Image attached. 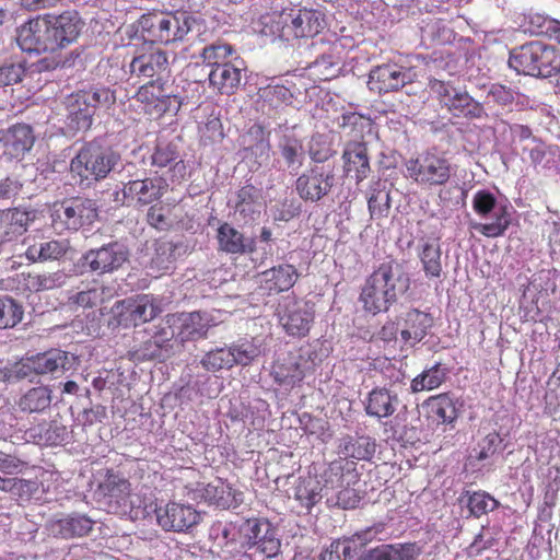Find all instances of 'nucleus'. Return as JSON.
Here are the masks:
<instances>
[{"label":"nucleus","instance_id":"f257e3e1","mask_svg":"<svg viewBox=\"0 0 560 560\" xmlns=\"http://www.w3.org/2000/svg\"><path fill=\"white\" fill-rule=\"evenodd\" d=\"M120 162L119 153L100 141L83 143L70 161V171L81 182H100L106 178Z\"/></svg>","mask_w":560,"mask_h":560},{"label":"nucleus","instance_id":"f03ea898","mask_svg":"<svg viewBox=\"0 0 560 560\" xmlns=\"http://www.w3.org/2000/svg\"><path fill=\"white\" fill-rule=\"evenodd\" d=\"M140 26L153 42H182L189 33L199 32L201 23L186 11L149 13L141 16Z\"/></svg>","mask_w":560,"mask_h":560},{"label":"nucleus","instance_id":"7ed1b4c3","mask_svg":"<svg viewBox=\"0 0 560 560\" xmlns=\"http://www.w3.org/2000/svg\"><path fill=\"white\" fill-rule=\"evenodd\" d=\"M509 66L517 73L549 78L560 69V55L541 42H530L511 51Z\"/></svg>","mask_w":560,"mask_h":560},{"label":"nucleus","instance_id":"20e7f679","mask_svg":"<svg viewBox=\"0 0 560 560\" xmlns=\"http://www.w3.org/2000/svg\"><path fill=\"white\" fill-rule=\"evenodd\" d=\"M97 218V201L92 198L77 196L55 205L51 222L56 231L77 232L85 226H91Z\"/></svg>","mask_w":560,"mask_h":560},{"label":"nucleus","instance_id":"39448f33","mask_svg":"<svg viewBox=\"0 0 560 560\" xmlns=\"http://www.w3.org/2000/svg\"><path fill=\"white\" fill-rule=\"evenodd\" d=\"M272 23L279 36L289 40L292 38L313 37L325 26L322 12L313 9H290L275 14Z\"/></svg>","mask_w":560,"mask_h":560},{"label":"nucleus","instance_id":"423d86ee","mask_svg":"<svg viewBox=\"0 0 560 560\" xmlns=\"http://www.w3.org/2000/svg\"><path fill=\"white\" fill-rule=\"evenodd\" d=\"M238 544L250 555L259 552L273 558L280 552L281 541L277 530L267 521L246 520L238 526Z\"/></svg>","mask_w":560,"mask_h":560},{"label":"nucleus","instance_id":"0eeeda50","mask_svg":"<svg viewBox=\"0 0 560 560\" xmlns=\"http://www.w3.org/2000/svg\"><path fill=\"white\" fill-rule=\"evenodd\" d=\"M129 258L128 248L119 242H110L98 248L86 250L78 260L80 273L90 272L96 276L113 273L124 266Z\"/></svg>","mask_w":560,"mask_h":560},{"label":"nucleus","instance_id":"6e6552de","mask_svg":"<svg viewBox=\"0 0 560 560\" xmlns=\"http://www.w3.org/2000/svg\"><path fill=\"white\" fill-rule=\"evenodd\" d=\"M314 313L313 303L293 295L282 296L276 308L280 325L293 337H304L308 334Z\"/></svg>","mask_w":560,"mask_h":560},{"label":"nucleus","instance_id":"1a4fd4ad","mask_svg":"<svg viewBox=\"0 0 560 560\" xmlns=\"http://www.w3.org/2000/svg\"><path fill=\"white\" fill-rule=\"evenodd\" d=\"M345 467L342 462H332L322 475L324 483L316 478L307 477L300 480L295 488V498L305 506L315 505L323 498L327 499L328 491L336 490L343 485Z\"/></svg>","mask_w":560,"mask_h":560},{"label":"nucleus","instance_id":"9d476101","mask_svg":"<svg viewBox=\"0 0 560 560\" xmlns=\"http://www.w3.org/2000/svg\"><path fill=\"white\" fill-rule=\"evenodd\" d=\"M409 176L418 184L428 186L445 185L452 174L450 161L440 154L425 152L406 164Z\"/></svg>","mask_w":560,"mask_h":560},{"label":"nucleus","instance_id":"9b49d317","mask_svg":"<svg viewBox=\"0 0 560 560\" xmlns=\"http://www.w3.org/2000/svg\"><path fill=\"white\" fill-rule=\"evenodd\" d=\"M430 88L438 95L441 105L455 117L480 118L485 114L483 106L479 102L450 82L433 80L430 82Z\"/></svg>","mask_w":560,"mask_h":560},{"label":"nucleus","instance_id":"f8f14e48","mask_svg":"<svg viewBox=\"0 0 560 560\" xmlns=\"http://www.w3.org/2000/svg\"><path fill=\"white\" fill-rule=\"evenodd\" d=\"M176 331V340L184 346L188 341L206 339L211 327L219 324L220 318L213 312L195 311L174 314L167 320Z\"/></svg>","mask_w":560,"mask_h":560},{"label":"nucleus","instance_id":"ddd939ff","mask_svg":"<svg viewBox=\"0 0 560 560\" xmlns=\"http://www.w3.org/2000/svg\"><path fill=\"white\" fill-rule=\"evenodd\" d=\"M474 210L482 217L493 211L494 221L491 223H476L474 229L487 237H498L504 234L511 223L508 207H497V199L488 190H479L472 198Z\"/></svg>","mask_w":560,"mask_h":560},{"label":"nucleus","instance_id":"4468645a","mask_svg":"<svg viewBox=\"0 0 560 560\" xmlns=\"http://www.w3.org/2000/svg\"><path fill=\"white\" fill-rule=\"evenodd\" d=\"M15 40L18 46L26 52H55L46 14L21 24L16 28Z\"/></svg>","mask_w":560,"mask_h":560},{"label":"nucleus","instance_id":"2eb2a0df","mask_svg":"<svg viewBox=\"0 0 560 560\" xmlns=\"http://www.w3.org/2000/svg\"><path fill=\"white\" fill-rule=\"evenodd\" d=\"M161 312L156 298L151 294L117 301L112 307L114 315L122 317L119 323L129 322L133 326L151 322ZM125 325L127 326V323Z\"/></svg>","mask_w":560,"mask_h":560},{"label":"nucleus","instance_id":"dca6fc26","mask_svg":"<svg viewBox=\"0 0 560 560\" xmlns=\"http://www.w3.org/2000/svg\"><path fill=\"white\" fill-rule=\"evenodd\" d=\"M334 185L331 168L313 166L296 178L295 190L302 200L317 202L330 192Z\"/></svg>","mask_w":560,"mask_h":560},{"label":"nucleus","instance_id":"f3484780","mask_svg":"<svg viewBox=\"0 0 560 560\" xmlns=\"http://www.w3.org/2000/svg\"><path fill=\"white\" fill-rule=\"evenodd\" d=\"M46 16L55 52L74 43L84 27V22L74 10Z\"/></svg>","mask_w":560,"mask_h":560},{"label":"nucleus","instance_id":"a211bd4d","mask_svg":"<svg viewBox=\"0 0 560 560\" xmlns=\"http://www.w3.org/2000/svg\"><path fill=\"white\" fill-rule=\"evenodd\" d=\"M410 82L411 73L408 69L396 63H384L371 69L368 84L371 91L382 94L398 91Z\"/></svg>","mask_w":560,"mask_h":560},{"label":"nucleus","instance_id":"6ab92c4d","mask_svg":"<svg viewBox=\"0 0 560 560\" xmlns=\"http://www.w3.org/2000/svg\"><path fill=\"white\" fill-rule=\"evenodd\" d=\"M35 133L27 124H15L0 130V149L10 159H22L35 143Z\"/></svg>","mask_w":560,"mask_h":560},{"label":"nucleus","instance_id":"aec40b11","mask_svg":"<svg viewBox=\"0 0 560 560\" xmlns=\"http://www.w3.org/2000/svg\"><path fill=\"white\" fill-rule=\"evenodd\" d=\"M158 524L165 530L185 532L200 522V514L189 505L171 503L155 510Z\"/></svg>","mask_w":560,"mask_h":560},{"label":"nucleus","instance_id":"412c9836","mask_svg":"<svg viewBox=\"0 0 560 560\" xmlns=\"http://www.w3.org/2000/svg\"><path fill=\"white\" fill-rule=\"evenodd\" d=\"M397 323L401 340L406 345L415 346L428 335L433 326V318L425 312L411 308L397 316Z\"/></svg>","mask_w":560,"mask_h":560},{"label":"nucleus","instance_id":"4be33fe9","mask_svg":"<svg viewBox=\"0 0 560 560\" xmlns=\"http://www.w3.org/2000/svg\"><path fill=\"white\" fill-rule=\"evenodd\" d=\"M372 276L397 299L409 290L410 277L405 266L397 260L383 261Z\"/></svg>","mask_w":560,"mask_h":560},{"label":"nucleus","instance_id":"5701e85b","mask_svg":"<svg viewBox=\"0 0 560 560\" xmlns=\"http://www.w3.org/2000/svg\"><path fill=\"white\" fill-rule=\"evenodd\" d=\"M229 205L234 209L236 221L252 223L260 214V192L253 185L243 186L229 199Z\"/></svg>","mask_w":560,"mask_h":560},{"label":"nucleus","instance_id":"b1692460","mask_svg":"<svg viewBox=\"0 0 560 560\" xmlns=\"http://www.w3.org/2000/svg\"><path fill=\"white\" fill-rule=\"evenodd\" d=\"M78 358L67 351L51 349L32 357V369L37 375H59L74 368Z\"/></svg>","mask_w":560,"mask_h":560},{"label":"nucleus","instance_id":"393cba45","mask_svg":"<svg viewBox=\"0 0 560 560\" xmlns=\"http://www.w3.org/2000/svg\"><path fill=\"white\" fill-rule=\"evenodd\" d=\"M36 219L35 210H21L18 208L0 210V244L10 242L28 229Z\"/></svg>","mask_w":560,"mask_h":560},{"label":"nucleus","instance_id":"a878e982","mask_svg":"<svg viewBox=\"0 0 560 560\" xmlns=\"http://www.w3.org/2000/svg\"><path fill=\"white\" fill-rule=\"evenodd\" d=\"M243 68L234 62L214 66L208 73L209 84L220 94L233 95L242 84Z\"/></svg>","mask_w":560,"mask_h":560},{"label":"nucleus","instance_id":"bb28decb","mask_svg":"<svg viewBox=\"0 0 560 560\" xmlns=\"http://www.w3.org/2000/svg\"><path fill=\"white\" fill-rule=\"evenodd\" d=\"M244 158L253 160L256 168L266 165L270 160V143L262 127L254 125L242 137Z\"/></svg>","mask_w":560,"mask_h":560},{"label":"nucleus","instance_id":"cd10ccee","mask_svg":"<svg viewBox=\"0 0 560 560\" xmlns=\"http://www.w3.org/2000/svg\"><path fill=\"white\" fill-rule=\"evenodd\" d=\"M397 300L372 275L366 279L360 294L364 310L373 314L386 312Z\"/></svg>","mask_w":560,"mask_h":560},{"label":"nucleus","instance_id":"c85d7f7f","mask_svg":"<svg viewBox=\"0 0 560 560\" xmlns=\"http://www.w3.org/2000/svg\"><path fill=\"white\" fill-rule=\"evenodd\" d=\"M384 525L376 524L361 532L355 533L349 538L337 540L331 544L332 552L337 553L341 560H353L361 549L377 535L383 533Z\"/></svg>","mask_w":560,"mask_h":560},{"label":"nucleus","instance_id":"c756f323","mask_svg":"<svg viewBox=\"0 0 560 560\" xmlns=\"http://www.w3.org/2000/svg\"><path fill=\"white\" fill-rule=\"evenodd\" d=\"M401 405V400L395 390L386 387L374 388L368 395L365 412L377 419L388 418L394 415Z\"/></svg>","mask_w":560,"mask_h":560},{"label":"nucleus","instance_id":"7c9ffc66","mask_svg":"<svg viewBox=\"0 0 560 560\" xmlns=\"http://www.w3.org/2000/svg\"><path fill=\"white\" fill-rule=\"evenodd\" d=\"M342 160L345 173H354L357 182H361L368 177L370 173V161L365 142H347L342 152Z\"/></svg>","mask_w":560,"mask_h":560},{"label":"nucleus","instance_id":"2f4dec72","mask_svg":"<svg viewBox=\"0 0 560 560\" xmlns=\"http://www.w3.org/2000/svg\"><path fill=\"white\" fill-rule=\"evenodd\" d=\"M277 150L289 173L296 175L305 159L302 140L287 128L278 141Z\"/></svg>","mask_w":560,"mask_h":560},{"label":"nucleus","instance_id":"473e14b6","mask_svg":"<svg viewBox=\"0 0 560 560\" xmlns=\"http://www.w3.org/2000/svg\"><path fill=\"white\" fill-rule=\"evenodd\" d=\"M164 186L160 178H144L128 182L122 189L125 198L141 206L150 205L162 197Z\"/></svg>","mask_w":560,"mask_h":560},{"label":"nucleus","instance_id":"72a5a7b5","mask_svg":"<svg viewBox=\"0 0 560 560\" xmlns=\"http://www.w3.org/2000/svg\"><path fill=\"white\" fill-rule=\"evenodd\" d=\"M63 104L72 129L88 130L91 127L94 115L82 91L68 95Z\"/></svg>","mask_w":560,"mask_h":560},{"label":"nucleus","instance_id":"f704fd0d","mask_svg":"<svg viewBox=\"0 0 560 560\" xmlns=\"http://www.w3.org/2000/svg\"><path fill=\"white\" fill-rule=\"evenodd\" d=\"M219 249L228 254L253 253L255 249V240L246 237L229 223H223L217 232Z\"/></svg>","mask_w":560,"mask_h":560},{"label":"nucleus","instance_id":"c9c22d12","mask_svg":"<svg viewBox=\"0 0 560 560\" xmlns=\"http://www.w3.org/2000/svg\"><path fill=\"white\" fill-rule=\"evenodd\" d=\"M93 521L85 515L74 514L48 523L51 535L61 538L82 537L91 532Z\"/></svg>","mask_w":560,"mask_h":560},{"label":"nucleus","instance_id":"e433bc0d","mask_svg":"<svg viewBox=\"0 0 560 560\" xmlns=\"http://www.w3.org/2000/svg\"><path fill=\"white\" fill-rule=\"evenodd\" d=\"M419 553L416 544H389L363 552L358 560H416Z\"/></svg>","mask_w":560,"mask_h":560},{"label":"nucleus","instance_id":"4c0bfd02","mask_svg":"<svg viewBox=\"0 0 560 560\" xmlns=\"http://www.w3.org/2000/svg\"><path fill=\"white\" fill-rule=\"evenodd\" d=\"M299 275L294 266L283 264L262 271L259 275L260 283L268 291H285L292 288Z\"/></svg>","mask_w":560,"mask_h":560},{"label":"nucleus","instance_id":"58836bf2","mask_svg":"<svg viewBox=\"0 0 560 560\" xmlns=\"http://www.w3.org/2000/svg\"><path fill=\"white\" fill-rule=\"evenodd\" d=\"M26 434L38 445H58L67 435V428L58 420L43 421L26 431Z\"/></svg>","mask_w":560,"mask_h":560},{"label":"nucleus","instance_id":"ea45409f","mask_svg":"<svg viewBox=\"0 0 560 560\" xmlns=\"http://www.w3.org/2000/svg\"><path fill=\"white\" fill-rule=\"evenodd\" d=\"M375 451V440L365 435H346L341 438L339 442V453L346 458L349 457L357 460H370Z\"/></svg>","mask_w":560,"mask_h":560},{"label":"nucleus","instance_id":"a19ab883","mask_svg":"<svg viewBox=\"0 0 560 560\" xmlns=\"http://www.w3.org/2000/svg\"><path fill=\"white\" fill-rule=\"evenodd\" d=\"M240 495H242L241 492L233 490L229 483L221 479H217L205 486L201 494L205 501L221 509H230L237 505L238 501H241V499L237 498Z\"/></svg>","mask_w":560,"mask_h":560},{"label":"nucleus","instance_id":"79ce46f5","mask_svg":"<svg viewBox=\"0 0 560 560\" xmlns=\"http://www.w3.org/2000/svg\"><path fill=\"white\" fill-rule=\"evenodd\" d=\"M70 249L66 240H47L28 246L25 256L31 261L58 260Z\"/></svg>","mask_w":560,"mask_h":560},{"label":"nucleus","instance_id":"37998d69","mask_svg":"<svg viewBox=\"0 0 560 560\" xmlns=\"http://www.w3.org/2000/svg\"><path fill=\"white\" fill-rule=\"evenodd\" d=\"M167 56L164 51L141 55L130 62V72L144 79H152L166 70Z\"/></svg>","mask_w":560,"mask_h":560},{"label":"nucleus","instance_id":"c03bdc74","mask_svg":"<svg viewBox=\"0 0 560 560\" xmlns=\"http://www.w3.org/2000/svg\"><path fill=\"white\" fill-rule=\"evenodd\" d=\"M52 401V390L49 386H36L24 393L20 400L19 407L22 411L28 413H40L47 410Z\"/></svg>","mask_w":560,"mask_h":560},{"label":"nucleus","instance_id":"a18cd8bd","mask_svg":"<svg viewBox=\"0 0 560 560\" xmlns=\"http://www.w3.org/2000/svg\"><path fill=\"white\" fill-rule=\"evenodd\" d=\"M419 258L425 277L440 278L443 271L441 245L438 240L428 241L422 245Z\"/></svg>","mask_w":560,"mask_h":560},{"label":"nucleus","instance_id":"49530a36","mask_svg":"<svg viewBox=\"0 0 560 560\" xmlns=\"http://www.w3.org/2000/svg\"><path fill=\"white\" fill-rule=\"evenodd\" d=\"M137 100L147 106H153L156 113L166 112L170 95L165 92L163 84L158 81H150L143 84L137 92Z\"/></svg>","mask_w":560,"mask_h":560},{"label":"nucleus","instance_id":"de8ad7c7","mask_svg":"<svg viewBox=\"0 0 560 560\" xmlns=\"http://www.w3.org/2000/svg\"><path fill=\"white\" fill-rule=\"evenodd\" d=\"M427 405L431 417L441 423H452L457 418L456 402L448 394L430 397Z\"/></svg>","mask_w":560,"mask_h":560},{"label":"nucleus","instance_id":"09e8293b","mask_svg":"<svg viewBox=\"0 0 560 560\" xmlns=\"http://www.w3.org/2000/svg\"><path fill=\"white\" fill-rule=\"evenodd\" d=\"M460 502H465L470 515H474L475 517H480L481 515L495 510L499 505V502L485 491H477L472 493L466 491L462 495Z\"/></svg>","mask_w":560,"mask_h":560},{"label":"nucleus","instance_id":"8fccbe9b","mask_svg":"<svg viewBox=\"0 0 560 560\" xmlns=\"http://www.w3.org/2000/svg\"><path fill=\"white\" fill-rule=\"evenodd\" d=\"M445 375V369L439 363L434 364L412 380L411 389L413 393L434 389L443 383Z\"/></svg>","mask_w":560,"mask_h":560},{"label":"nucleus","instance_id":"3c124183","mask_svg":"<svg viewBox=\"0 0 560 560\" xmlns=\"http://www.w3.org/2000/svg\"><path fill=\"white\" fill-rule=\"evenodd\" d=\"M22 305L10 296H0V329L16 326L23 317Z\"/></svg>","mask_w":560,"mask_h":560},{"label":"nucleus","instance_id":"603ef678","mask_svg":"<svg viewBox=\"0 0 560 560\" xmlns=\"http://www.w3.org/2000/svg\"><path fill=\"white\" fill-rule=\"evenodd\" d=\"M345 478L346 476L343 479ZM349 483L350 481H347V486H349ZM342 486H345V483ZM340 488L341 489L337 492H334V490L328 491L327 504L329 506H337L343 510L355 509L361 501L359 491L350 487Z\"/></svg>","mask_w":560,"mask_h":560},{"label":"nucleus","instance_id":"864d4df0","mask_svg":"<svg viewBox=\"0 0 560 560\" xmlns=\"http://www.w3.org/2000/svg\"><path fill=\"white\" fill-rule=\"evenodd\" d=\"M369 197V211L372 219L385 218L390 208V196L385 185L377 183Z\"/></svg>","mask_w":560,"mask_h":560},{"label":"nucleus","instance_id":"5fc2aeb1","mask_svg":"<svg viewBox=\"0 0 560 560\" xmlns=\"http://www.w3.org/2000/svg\"><path fill=\"white\" fill-rule=\"evenodd\" d=\"M232 360L229 347H219L206 352L200 364L208 372H218L223 369H232Z\"/></svg>","mask_w":560,"mask_h":560},{"label":"nucleus","instance_id":"6e6d98bb","mask_svg":"<svg viewBox=\"0 0 560 560\" xmlns=\"http://www.w3.org/2000/svg\"><path fill=\"white\" fill-rule=\"evenodd\" d=\"M100 488L110 500H116L117 503L122 502L124 504H126L131 492L129 481L117 475H109Z\"/></svg>","mask_w":560,"mask_h":560},{"label":"nucleus","instance_id":"4d7b16f0","mask_svg":"<svg viewBox=\"0 0 560 560\" xmlns=\"http://www.w3.org/2000/svg\"><path fill=\"white\" fill-rule=\"evenodd\" d=\"M504 450L503 439L497 432H491L487 434L477 445L476 448L472 450V454L470 455L471 459H477L478 462H483L486 459L491 458L497 453Z\"/></svg>","mask_w":560,"mask_h":560},{"label":"nucleus","instance_id":"13d9d810","mask_svg":"<svg viewBox=\"0 0 560 560\" xmlns=\"http://www.w3.org/2000/svg\"><path fill=\"white\" fill-rule=\"evenodd\" d=\"M232 364L246 366L260 354V349L252 341H238L229 346Z\"/></svg>","mask_w":560,"mask_h":560},{"label":"nucleus","instance_id":"bf43d9fd","mask_svg":"<svg viewBox=\"0 0 560 560\" xmlns=\"http://www.w3.org/2000/svg\"><path fill=\"white\" fill-rule=\"evenodd\" d=\"M82 92L92 108L93 115L97 109H109L116 103L115 92L108 88H96Z\"/></svg>","mask_w":560,"mask_h":560},{"label":"nucleus","instance_id":"052dcab7","mask_svg":"<svg viewBox=\"0 0 560 560\" xmlns=\"http://www.w3.org/2000/svg\"><path fill=\"white\" fill-rule=\"evenodd\" d=\"M260 98L272 108H278L283 104H290L292 101L291 91L284 85H268L259 90Z\"/></svg>","mask_w":560,"mask_h":560},{"label":"nucleus","instance_id":"680f3d73","mask_svg":"<svg viewBox=\"0 0 560 560\" xmlns=\"http://www.w3.org/2000/svg\"><path fill=\"white\" fill-rule=\"evenodd\" d=\"M67 275L62 270L31 276L30 285L36 291L52 290L63 285Z\"/></svg>","mask_w":560,"mask_h":560},{"label":"nucleus","instance_id":"e2e57ef3","mask_svg":"<svg viewBox=\"0 0 560 560\" xmlns=\"http://www.w3.org/2000/svg\"><path fill=\"white\" fill-rule=\"evenodd\" d=\"M233 48L229 44L213 43L202 48L201 57L210 68L226 62L225 59L232 54Z\"/></svg>","mask_w":560,"mask_h":560},{"label":"nucleus","instance_id":"0e129e2a","mask_svg":"<svg viewBox=\"0 0 560 560\" xmlns=\"http://www.w3.org/2000/svg\"><path fill=\"white\" fill-rule=\"evenodd\" d=\"M517 95V93L504 85L493 84L487 92L485 104H497L505 108L513 104Z\"/></svg>","mask_w":560,"mask_h":560},{"label":"nucleus","instance_id":"69168bd1","mask_svg":"<svg viewBox=\"0 0 560 560\" xmlns=\"http://www.w3.org/2000/svg\"><path fill=\"white\" fill-rule=\"evenodd\" d=\"M275 380L280 385L294 386L301 382L304 377L303 371L300 369L298 363H291L290 365H278L273 371Z\"/></svg>","mask_w":560,"mask_h":560},{"label":"nucleus","instance_id":"338daca9","mask_svg":"<svg viewBox=\"0 0 560 560\" xmlns=\"http://www.w3.org/2000/svg\"><path fill=\"white\" fill-rule=\"evenodd\" d=\"M178 158L179 154L175 144H159L152 154V164L159 167H166L171 166Z\"/></svg>","mask_w":560,"mask_h":560},{"label":"nucleus","instance_id":"774afa93","mask_svg":"<svg viewBox=\"0 0 560 560\" xmlns=\"http://www.w3.org/2000/svg\"><path fill=\"white\" fill-rule=\"evenodd\" d=\"M24 75L25 67L22 62L5 63L0 67V86L16 84Z\"/></svg>","mask_w":560,"mask_h":560}]
</instances>
